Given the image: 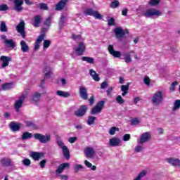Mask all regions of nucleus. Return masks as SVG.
I'll use <instances>...</instances> for the list:
<instances>
[{"label": "nucleus", "mask_w": 180, "mask_h": 180, "mask_svg": "<svg viewBox=\"0 0 180 180\" xmlns=\"http://www.w3.org/2000/svg\"><path fill=\"white\" fill-rule=\"evenodd\" d=\"M142 15L145 18H158V16L162 15V12L157 8H151L143 11Z\"/></svg>", "instance_id": "obj_1"}, {"label": "nucleus", "mask_w": 180, "mask_h": 180, "mask_svg": "<svg viewBox=\"0 0 180 180\" xmlns=\"http://www.w3.org/2000/svg\"><path fill=\"white\" fill-rule=\"evenodd\" d=\"M151 101L154 106H160V105L162 103V101H164V96L162 95V91H158L155 94H153Z\"/></svg>", "instance_id": "obj_2"}, {"label": "nucleus", "mask_w": 180, "mask_h": 180, "mask_svg": "<svg viewBox=\"0 0 180 180\" xmlns=\"http://www.w3.org/2000/svg\"><path fill=\"white\" fill-rule=\"evenodd\" d=\"M57 145L59 148H61L62 153L66 158V160H70V149L64 144V142L61 139H57L56 141Z\"/></svg>", "instance_id": "obj_3"}, {"label": "nucleus", "mask_w": 180, "mask_h": 180, "mask_svg": "<svg viewBox=\"0 0 180 180\" xmlns=\"http://www.w3.org/2000/svg\"><path fill=\"white\" fill-rule=\"evenodd\" d=\"M26 96H27V92H25L21 94L18 99L16 100L14 103V108L16 112H19L20 108L23 105V102H25V99H26Z\"/></svg>", "instance_id": "obj_4"}, {"label": "nucleus", "mask_w": 180, "mask_h": 180, "mask_svg": "<svg viewBox=\"0 0 180 180\" xmlns=\"http://www.w3.org/2000/svg\"><path fill=\"white\" fill-rule=\"evenodd\" d=\"M34 137L35 140H39L42 144H46L50 140H51V135L50 134H46L43 135L41 134H34Z\"/></svg>", "instance_id": "obj_5"}, {"label": "nucleus", "mask_w": 180, "mask_h": 180, "mask_svg": "<svg viewBox=\"0 0 180 180\" xmlns=\"http://www.w3.org/2000/svg\"><path fill=\"white\" fill-rule=\"evenodd\" d=\"M84 155L86 158H94L95 155H96L95 148L91 146L86 147L84 148Z\"/></svg>", "instance_id": "obj_6"}, {"label": "nucleus", "mask_w": 180, "mask_h": 180, "mask_svg": "<svg viewBox=\"0 0 180 180\" xmlns=\"http://www.w3.org/2000/svg\"><path fill=\"white\" fill-rule=\"evenodd\" d=\"M114 33L117 39H122V37H124L126 34L129 33V31L122 29L121 27H117L115 29Z\"/></svg>", "instance_id": "obj_7"}, {"label": "nucleus", "mask_w": 180, "mask_h": 180, "mask_svg": "<svg viewBox=\"0 0 180 180\" xmlns=\"http://www.w3.org/2000/svg\"><path fill=\"white\" fill-rule=\"evenodd\" d=\"M151 139V134L150 132L143 133L139 139H137L138 144H144V143H147Z\"/></svg>", "instance_id": "obj_8"}, {"label": "nucleus", "mask_w": 180, "mask_h": 180, "mask_svg": "<svg viewBox=\"0 0 180 180\" xmlns=\"http://www.w3.org/2000/svg\"><path fill=\"white\" fill-rule=\"evenodd\" d=\"M105 105L104 101L98 102L95 107L91 109V113L92 115H97V113H101L102 112V109H103V105Z\"/></svg>", "instance_id": "obj_9"}, {"label": "nucleus", "mask_w": 180, "mask_h": 180, "mask_svg": "<svg viewBox=\"0 0 180 180\" xmlns=\"http://www.w3.org/2000/svg\"><path fill=\"white\" fill-rule=\"evenodd\" d=\"M86 49L85 44L80 42L77 47L74 48V50L77 56H82L85 53Z\"/></svg>", "instance_id": "obj_10"}, {"label": "nucleus", "mask_w": 180, "mask_h": 180, "mask_svg": "<svg viewBox=\"0 0 180 180\" xmlns=\"http://www.w3.org/2000/svg\"><path fill=\"white\" fill-rule=\"evenodd\" d=\"M0 60L2 63L1 68H5L6 67H8V65H9V63L12 61V58H11L10 56H1L0 58Z\"/></svg>", "instance_id": "obj_11"}, {"label": "nucleus", "mask_w": 180, "mask_h": 180, "mask_svg": "<svg viewBox=\"0 0 180 180\" xmlns=\"http://www.w3.org/2000/svg\"><path fill=\"white\" fill-rule=\"evenodd\" d=\"M79 94L82 99L86 101L88 99V91L86 88L84 86H80L79 88Z\"/></svg>", "instance_id": "obj_12"}, {"label": "nucleus", "mask_w": 180, "mask_h": 180, "mask_svg": "<svg viewBox=\"0 0 180 180\" xmlns=\"http://www.w3.org/2000/svg\"><path fill=\"white\" fill-rule=\"evenodd\" d=\"M44 37H46V34H44V33L42 32L37 39V41L34 43V50H35V51H37V50H39V47H40V44L43 41V40H44Z\"/></svg>", "instance_id": "obj_13"}, {"label": "nucleus", "mask_w": 180, "mask_h": 180, "mask_svg": "<svg viewBox=\"0 0 180 180\" xmlns=\"http://www.w3.org/2000/svg\"><path fill=\"white\" fill-rule=\"evenodd\" d=\"M14 4V9L17 12H22L23 11V7L22 5H23V0H13Z\"/></svg>", "instance_id": "obj_14"}, {"label": "nucleus", "mask_w": 180, "mask_h": 180, "mask_svg": "<svg viewBox=\"0 0 180 180\" xmlns=\"http://www.w3.org/2000/svg\"><path fill=\"white\" fill-rule=\"evenodd\" d=\"M86 110H88V107L86 105H82L75 112V115L77 117H82L86 113Z\"/></svg>", "instance_id": "obj_15"}, {"label": "nucleus", "mask_w": 180, "mask_h": 180, "mask_svg": "<svg viewBox=\"0 0 180 180\" xmlns=\"http://www.w3.org/2000/svg\"><path fill=\"white\" fill-rule=\"evenodd\" d=\"M16 30L18 33H20L22 37L25 38V21H20L17 25Z\"/></svg>", "instance_id": "obj_16"}, {"label": "nucleus", "mask_w": 180, "mask_h": 180, "mask_svg": "<svg viewBox=\"0 0 180 180\" xmlns=\"http://www.w3.org/2000/svg\"><path fill=\"white\" fill-rule=\"evenodd\" d=\"M30 157L34 161H39V160L44 157V153L40 152H31Z\"/></svg>", "instance_id": "obj_17"}, {"label": "nucleus", "mask_w": 180, "mask_h": 180, "mask_svg": "<svg viewBox=\"0 0 180 180\" xmlns=\"http://www.w3.org/2000/svg\"><path fill=\"white\" fill-rule=\"evenodd\" d=\"M108 51L111 56H113V57H115L116 58H119L122 56V53L119 51H115L113 49V45H109L108 46Z\"/></svg>", "instance_id": "obj_18"}, {"label": "nucleus", "mask_w": 180, "mask_h": 180, "mask_svg": "<svg viewBox=\"0 0 180 180\" xmlns=\"http://www.w3.org/2000/svg\"><path fill=\"white\" fill-rule=\"evenodd\" d=\"M168 164H170V165H172L173 167H175L176 168H179L180 167V160L179 159L176 158H169L167 160Z\"/></svg>", "instance_id": "obj_19"}, {"label": "nucleus", "mask_w": 180, "mask_h": 180, "mask_svg": "<svg viewBox=\"0 0 180 180\" xmlns=\"http://www.w3.org/2000/svg\"><path fill=\"white\" fill-rule=\"evenodd\" d=\"M41 99V94L35 92L32 94L30 101L32 103H37Z\"/></svg>", "instance_id": "obj_20"}, {"label": "nucleus", "mask_w": 180, "mask_h": 180, "mask_svg": "<svg viewBox=\"0 0 180 180\" xmlns=\"http://www.w3.org/2000/svg\"><path fill=\"white\" fill-rule=\"evenodd\" d=\"M41 15H36L32 19V25L34 27H39L40 26V23H41Z\"/></svg>", "instance_id": "obj_21"}, {"label": "nucleus", "mask_w": 180, "mask_h": 180, "mask_svg": "<svg viewBox=\"0 0 180 180\" xmlns=\"http://www.w3.org/2000/svg\"><path fill=\"white\" fill-rule=\"evenodd\" d=\"M68 0H60L56 5V11H63L65 8V5Z\"/></svg>", "instance_id": "obj_22"}, {"label": "nucleus", "mask_w": 180, "mask_h": 180, "mask_svg": "<svg viewBox=\"0 0 180 180\" xmlns=\"http://www.w3.org/2000/svg\"><path fill=\"white\" fill-rule=\"evenodd\" d=\"M22 127V124L12 122L10 123V128L13 131H19V129Z\"/></svg>", "instance_id": "obj_23"}, {"label": "nucleus", "mask_w": 180, "mask_h": 180, "mask_svg": "<svg viewBox=\"0 0 180 180\" xmlns=\"http://www.w3.org/2000/svg\"><path fill=\"white\" fill-rule=\"evenodd\" d=\"M109 144L111 147H117L120 144V139L119 138L113 137L109 140Z\"/></svg>", "instance_id": "obj_24"}, {"label": "nucleus", "mask_w": 180, "mask_h": 180, "mask_svg": "<svg viewBox=\"0 0 180 180\" xmlns=\"http://www.w3.org/2000/svg\"><path fill=\"white\" fill-rule=\"evenodd\" d=\"M20 45L21 46V51H22V53H27L30 50L29 45H27L26 41H25L24 40L20 41Z\"/></svg>", "instance_id": "obj_25"}, {"label": "nucleus", "mask_w": 180, "mask_h": 180, "mask_svg": "<svg viewBox=\"0 0 180 180\" xmlns=\"http://www.w3.org/2000/svg\"><path fill=\"white\" fill-rule=\"evenodd\" d=\"M65 168H70V164L68 163H63L61 164L58 169H56V174L58 175L60 174H62V172L64 171V169Z\"/></svg>", "instance_id": "obj_26"}, {"label": "nucleus", "mask_w": 180, "mask_h": 180, "mask_svg": "<svg viewBox=\"0 0 180 180\" xmlns=\"http://www.w3.org/2000/svg\"><path fill=\"white\" fill-rule=\"evenodd\" d=\"M89 74L91 77H92L93 79L95 80L96 82H99L101 81V77H99V75L96 73L94 69H91L89 70Z\"/></svg>", "instance_id": "obj_27"}, {"label": "nucleus", "mask_w": 180, "mask_h": 180, "mask_svg": "<svg viewBox=\"0 0 180 180\" xmlns=\"http://www.w3.org/2000/svg\"><path fill=\"white\" fill-rule=\"evenodd\" d=\"M4 44L7 47H11L12 49H14V47H16V43L13 41V39H6L4 41Z\"/></svg>", "instance_id": "obj_28"}, {"label": "nucleus", "mask_w": 180, "mask_h": 180, "mask_svg": "<svg viewBox=\"0 0 180 180\" xmlns=\"http://www.w3.org/2000/svg\"><path fill=\"white\" fill-rule=\"evenodd\" d=\"M56 95H58V96H60L61 98H69V96H70L71 94L67 91H63L61 90H58L56 91Z\"/></svg>", "instance_id": "obj_29"}, {"label": "nucleus", "mask_w": 180, "mask_h": 180, "mask_svg": "<svg viewBox=\"0 0 180 180\" xmlns=\"http://www.w3.org/2000/svg\"><path fill=\"white\" fill-rule=\"evenodd\" d=\"M12 88H13V84L5 83L1 85V91H9V89H12Z\"/></svg>", "instance_id": "obj_30"}, {"label": "nucleus", "mask_w": 180, "mask_h": 180, "mask_svg": "<svg viewBox=\"0 0 180 180\" xmlns=\"http://www.w3.org/2000/svg\"><path fill=\"white\" fill-rule=\"evenodd\" d=\"M82 61H86L89 64H94L95 63V59L94 58L88 57V56H83L82 57Z\"/></svg>", "instance_id": "obj_31"}, {"label": "nucleus", "mask_w": 180, "mask_h": 180, "mask_svg": "<svg viewBox=\"0 0 180 180\" xmlns=\"http://www.w3.org/2000/svg\"><path fill=\"white\" fill-rule=\"evenodd\" d=\"M179 108H180V100H176L174 103L172 112H176V110H179Z\"/></svg>", "instance_id": "obj_32"}, {"label": "nucleus", "mask_w": 180, "mask_h": 180, "mask_svg": "<svg viewBox=\"0 0 180 180\" xmlns=\"http://www.w3.org/2000/svg\"><path fill=\"white\" fill-rule=\"evenodd\" d=\"M84 165H86L87 168H90L91 171H96V166L92 165V163L89 162L88 160H84Z\"/></svg>", "instance_id": "obj_33"}, {"label": "nucleus", "mask_w": 180, "mask_h": 180, "mask_svg": "<svg viewBox=\"0 0 180 180\" xmlns=\"http://www.w3.org/2000/svg\"><path fill=\"white\" fill-rule=\"evenodd\" d=\"M120 6V2H119V0H114L110 4V7L112 8V9H116V8H119Z\"/></svg>", "instance_id": "obj_34"}, {"label": "nucleus", "mask_w": 180, "mask_h": 180, "mask_svg": "<svg viewBox=\"0 0 180 180\" xmlns=\"http://www.w3.org/2000/svg\"><path fill=\"white\" fill-rule=\"evenodd\" d=\"M124 58V61L127 64H129V63H131L132 59H131V56L129 53H124L122 54Z\"/></svg>", "instance_id": "obj_35"}, {"label": "nucleus", "mask_w": 180, "mask_h": 180, "mask_svg": "<svg viewBox=\"0 0 180 180\" xmlns=\"http://www.w3.org/2000/svg\"><path fill=\"white\" fill-rule=\"evenodd\" d=\"M45 74V78H50V74H51V68L49 66L46 67L44 70Z\"/></svg>", "instance_id": "obj_36"}, {"label": "nucleus", "mask_w": 180, "mask_h": 180, "mask_svg": "<svg viewBox=\"0 0 180 180\" xmlns=\"http://www.w3.org/2000/svg\"><path fill=\"white\" fill-rule=\"evenodd\" d=\"M144 150V146L141 145V143H139L135 148L134 151L135 153H141Z\"/></svg>", "instance_id": "obj_37"}, {"label": "nucleus", "mask_w": 180, "mask_h": 180, "mask_svg": "<svg viewBox=\"0 0 180 180\" xmlns=\"http://www.w3.org/2000/svg\"><path fill=\"white\" fill-rule=\"evenodd\" d=\"M116 131H119V128L116 127H112L110 128L108 133L110 136H115V134H116Z\"/></svg>", "instance_id": "obj_38"}, {"label": "nucleus", "mask_w": 180, "mask_h": 180, "mask_svg": "<svg viewBox=\"0 0 180 180\" xmlns=\"http://www.w3.org/2000/svg\"><path fill=\"white\" fill-rule=\"evenodd\" d=\"M32 135L30 132H25L24 134H22V140H27V139H32Z\"/></svg>", "instance_id": "obj_39"}, {"label": "nucleus", "mask_w": 180, "mask_h": 180, "mask_svg": "<svg viewBox=\"0 0 180 180\" xmlns=\"http://www.w3.org/2000/svg\"><path fill=\"white\" fill-rule=\"evenodd\" d=\"M95 120H96V118L95 117L90 116L89 117L86 123L89 126H92V124L95 123Z\"/></svg>", "instance_id": "obj_40"}, {"label": "nucleus", "mask_w": 180, "mask_h": 180, "mask_svg": "<svg viewBox=\"0 0 180 180\" xmlns=\"http://www.w3.org/2000/svg\"><path fill=\"white\" fill-rule=\"evenodd\" d=\"M60 27H64L65 26V15H62L59 21Z\"/></svg>", "instance_id": "obj_41"}, {"label": "nucleus", "mask_w": 180, "mask_h": 180, "mask_svg": "<svg viewBox=\"0 0 180 180\" xmlns=\"http://www.w3.org/2000/svg\"><path fill=\"white\" fill-rule=\"evenodd\" d=\"M1 162L2 165H5L6 167H9L11 165V160L8 158H3L1 160Z\"/></svg>", "instance_id": "obj_42"}, {"label": "nucleus", "mask_w": 180, "mask_h": 180, "mask_svg": "<svg viewBox=\"0 0 180 180\" xmlns=\"http://www.w3.org/2000/svg\"><path fill=\"white\" fill-rule=\"evenodd\" d=\"M0 30L1 32H8V27L6 26V24L4 21L1 22Z\"/></svg>", "instance_id": "obj_43"}, {"label": "nucleus", "mask_w": 180, "mask_h": 180, "mask_svg": "<svg viewBox=\"0 0 180 180\" xmlns=\"http://www.w3.org/2000/svg\"><path fill=\"white\" fill-rule=\"evenodd\" d=\"M161 0H150L148 2V4L150 6H157V5H158V4H160Z\"/></svg>", "instance_id": "obj_44"}, {"label": "nucleus", "mask_w": 180, "mask_h": 180, "mask_svg": "<svg viewBox=\"0 0 180 180\" xmlns=\"http://www.w3.org/2000/svg\"><path fill=\"white\" fill-rule=\"evenodd\" d=\"M94 13H95V11H94V10L92 8H86L84 11L85 15H89V16H94Z\"/></svg>", "instance_id": "obj_45"}, {"label": "nucleus", "mask_w": 180, "mask_h": 180, "mask_svg": "<svg viewBox=\"0 0 180 180\" xmlns=\"http://www.w3.org/2000/svg\"><path fill=\"white\" fill-rule=\"evenodd\" d=\"M81 169H84V166L81 165H74V171L75 172H79Z\"/></svg>", "instance_id": "obj_46"}, {"label": "nucleus", "mask_w": 180, "mask_h": 180, "mask_svg": "<svg viewBox=\"0 0 180 180\" xmlns=\"http://www.w3.org/2000/svg\"><path fill=\"white\" fill-rule=\"evenodd\" d=\"M22 164L25 167H29L30 166V164H32V161H30V159L25 158L22 160Z\"/></svg>", "instance_id": "obj_47"}, {"label": "nucleus", "mask_w": 180, "mask_h": 180, "mask_svg": "<svg viewBox=\"0 0 180 180\" xmlns=\"http://www.w3.org/2000/svg\"><path fill=\"white\" fill-rule=\"evenodd\" d=\"M38 8L40 9H43L44 11H47L49 9V7L47 6V4L46 3H40L37 5Z\"/></svg>", "instance_id": "obj_48"}, {"label": "nucleus", "mask_w": 180, "mask_h": 180, "mask_svg": "<svg viewBox=\"0 0 180 180\" xmlns=\"http://www.w3.org/2000/svg\"><path fill=\"white\" fill-rule=\"evenodd\" d=\"M50 44H51V41L50 40H44V50L49 49L50 47Z\"/></svg>", "instance_id": "obj_49"}, {"label": "nucleus", "mask_w": 180, "mask_h": 180, "mask_svg": "<svg viewBox=\"0 0 180 180\" xmlns=\"http://www.w3.org/2000/svg\"><path fill=\"white\" fill-rule=\"evenodd\" d=\"M140 120L139 118H134L131 120V126H137V124H139Z\"/></svg>", "instance_id": "obj_50"}, {"label": "nucleus", "mask_w": 180, "mask_h": 180, "mask_svg": "<svg viewBox=\"0 0 180 180\" xmlns=\"http://www.w3.org/2000/svg\"><path fill=\"white\" fill-rule=\"evenodd\" d=\"M116 101L120 105H123V103H124V99H123L122 96H117V98H116Z\"/></svg>", "instance_id": "obj_51"}, {"label": "nucleus", "mask_w": 180, "mask_h": 180, "mask_svg": "<svg viewBox=\"0 0 180 180\" xmlns=\"http://www.w3.org/2000/svg\"><path fill=\"white\" fill-rule=\"evenodd\" d=\"M72 37L73 40H75L76 41H81V40H82V37H81V35H75L73 34Z\"/></svg>", "instance_id": "obj_52"}, {"label": "nucleus", "mask_w": 180, "mask_h": 180, "mask_svg": "<svg viewBox=\"0 0 180 180\" xmlns=\"http://www.w3.org/2000/svg\"><path fill=\"white\" fill-rule=\"evenodd\" d=\"M176 85H178V82H174L171 84L169 89L172 92L175 91V86H176Z\"/></svg>", "instance_id": "obj_53"}, {"label": "nucleus", "mask_w": 180, "mask_h": 180, "mask_svg": "<svg viewBox=\"0 0 180 180\" xmlns=\"http://www.w3.org/2000/svg\"><path fill=\"white\" fill-rule=\"evenodd\" d=\"M51 20H52V18L51 16H49L46 21L44 22V25L45 26H50V25H51Z\"/></svg>", "instance_id": "obj_54"}, {"label": "nucleus", "mask_w": 180, "mask_h": 180, "mask_svg": "<svg viewBox=\"0 0 180 180\" xmlns=\"http://www.w3.org/2000/svg\"><path fill=\"white\" fill-rule=\"evenodd\" d=\"M93 16L96 18V19H102V15H101L98 11H94Z\"/></svg>", "instance_id": "obj_55"}, {"label": "nucleus", "mask_w": 180, "mask_h": 180, "mask_svg": "<svg viewBox=\"0 0 180 180\" xmlns=\"http://www.w3.org/2000/svg\"><path fill=\"white\" fill-rule=\"evenodd\" d=\"M121 91L122 92H128V91H129V85H122L121 86Z\"/></svg>", "instance_id": "obj_56"}, {"label": "nucleus", "mask_w": 180, "mask_h": 180, "mask_svg": "<svg viewBox=\"0 0 180 180\" xmlns=\"http://www.w3.org/2000/svg\"><path fill=\"white\" fill-rule=\"evenodd\" d=\"M143 82L146 85H150V77L148 76H146L143 78Z\"/></svg>", "instance_id": "obj_57"}, {"label": "nucleus", "mask_w": 180, "mask_h": 180, "mask_svg": "<svg viewBox=\"0 0 180 180\" xmlns=\"http://www.w3.org/2000/svg\"><path fill=\"white\" fill-rule=\"evenodd\" d=\"M8 11V5L6 4L0 5V11Z\"/></svg>", "instance_id": "obj_58"}, {"label": "nucleus", "mask_w": 180, "mask_h": 180, "mask_svg": "<svg viewBox=\"0 0 180 180\" xmlns=\"http://www.w3.org/2000/svg\"><path fill=\"white\" fill-rule=\"evenodd\" d=\"M46 164H47V160H42L39 162V165H40L41 168H44V167H46Z\"/></svg>", "instance_id": "obj_59"}, {"label": "nucleus", "mask_w": 180, "mask_h": 180, "mask_svg": "<svg viewBox=\"0 0 180 180\" xmlns=\"http://www.w3.org/2000/svg\"><path fill=\"white\" fill-rule=\"evenodd\" d=\"M77 138L75 136V137L69 138L68 141H69V143L72 144L73 143H75L77 141Z\"/></svg>", "instance_id": "obj_60"}, {"label": "nucleus", "mask_w": 180, "mask_h": 180, "mask_svg": "<svg viewBox=\"0 0 180 180\" xmlns=\"http://www.w3.org/2000/svg\"><path fill=\"white\" fill-rule=\"evenodd\" d=\"M115 25V18H111L108 20V26H114Z\"/></svg>", "instance_id": "obj_61"}, {"label": "nucleus", "mask_w": 180, "mask_h": 180, "mask_svg": "<svg viewBox=\"0 0 180 180\" xmlns=\"http://www.w3.org/2000/svg\"><path fill=\"white\" fill-rule=\"evenodd\" d=\"M129 140H130V134H124L123 136V141H129Z\"/></svg>", "instance_id": "obj_62"}, {"label": "nucleus", "mask_w": 180, "mask_h": 180, "mask_svg": "<svg viewBox=\"0 0 180 180\" xmlns=\"http://www.w3.org/2000/svg\"><path fill=\"white\" fill-rule=\"evenodd\" d=\"M112 91H113V88H112V87H109L108 89V90H107V95H108V96H112Z\"/></svg>", "instance_id": "obj_63"}, {"label": "nucleus", "mask_w": 180, "mask_h": 180, "mask_svg": "<svg viewBox=\"0 0 180 180\" xmlns=\"http://www.w3.org/2000/svg\"><path fill=\"white\" fill-rule=\"evenodd\" d=\"M106 86H108V82H103L101 85V89H105Z\"/></svg>", "instance_id": "obj_64"}]
</instances>
